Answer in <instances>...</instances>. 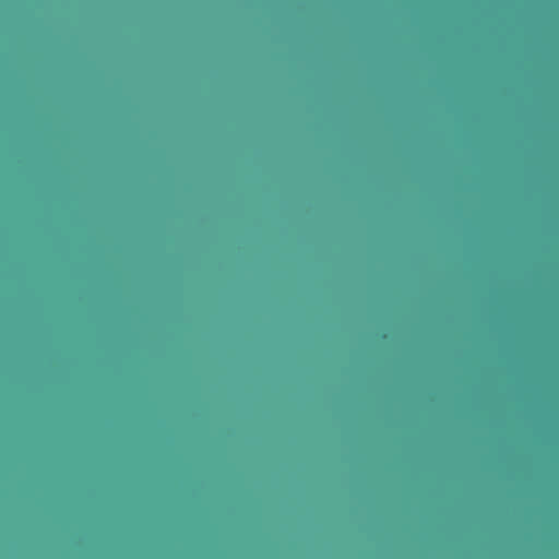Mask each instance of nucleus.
Wrapping results in <instances>:
<instances>
[{
    "label": "nucleus",
    "instance_id": "obj_1",
    "mask_svg": "<svg viewBox=\"0 0 559 559\" xmlns=\"http://www.w3.org/2000/svg\"><path fill=\"white\" fill-rule=\"evenodd\" d=\"M61 559H71L62 557ZM80 559H228L227 557H81Z\"/></svg>",
    "mask_w": 559,
    "mask_h": 559
},
{
    "label": "nucleus",
    "instance_id": "obj_2",
    "mask_svg": "<svg viewBox=\"0 0 559 559\" xmlns=\"http://www.w3.org/2000/svg\"><path fill=\"white\" fill-rule=\"evenodd\" d=\"M299 559H305L304 557H300Z\"/></svg>",
    "mask_w": 559,
    "mask_h": 559
}]
</instances>
